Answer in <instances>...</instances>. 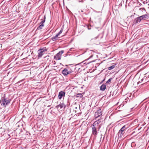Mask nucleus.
<instances>
[{
    "instance_id": "nucleus-12",
    "label": "nucleus",
    "mask_w": 149,
    "mask_h": 149,
    "mask_svg": "<svg viewBox=\"0 0 149 149\" xmlns=\"http://www.w3.org/2000/svg\"><path fill=\"white\" fill-rule=\"evenodd\" d=\"M106 87V85L105 84H103L100 87V90L102 91H104L105 90Z\"/></svg>"
},
{
    "instance_id": "nucleus-25",
    "label": "nucleus",
    "mask_w": 149,
    "mask_h": 149,
    "mask_svg": "<svg viewBox=\"0 0 149 149\" xmlns=\"http://www.w3.org/2000/svg\"><path fill=\"white\" fill-rule=\"evenodd\" d=\"M105 80V78H104L103 79L100 83V84H101L104 82Z\"/></svg>"
},
{
    "instance_id": "nucleus-32",
    "label": "nucleus",
    "mask_w": 149,
    "mask_h": 149,
    "mask_svg": "<svg viewBox=\"0 0 149 149\" xmlns=\"http://www.w3.org/2000/svg\"><path fill=\"white\" fill-rule=\"evenodd\" d=\"M88 29H89L88 28Z\"/></svg>"
},
{
    "instance_id": "nucleus-27",
    "label": "nucleus",
    "mask_w": 149,
    "mask_h": 149,
    "mask_svg": "<svg viewBox=\"0 0 149 149\" xmlns=\"http://www.w3.org/2000/svg\"><path fill=\"white\" fill-rule=\"evenodd\" d=\"M122 0H116V4H118V2H120Z\"/></svg>"
},
{
    "instance_id": "nucleus-5",
    "label": "nucleus",
    "mask_w": 149,
    "mask_h": 149,
    "mask_svg": "<svg viewBox=\"0 0 149 149\" xmlns=\"http://www.w3.org/2000/svg\"><path fill=\"white\" fill-rule=\"evenodd\" d=\"M92 130V134L94 136H96L97 134V129L98 130V127L92 124L91 125Z\"/></svg>"
},
{
    "instance_id": "nucleus-21",
    "label": "nucleus",
    "mask_w": 149,
    "mask_h": 149,
    "mask_svg": "<svg viewBox=\"0 0 149 149\" xmlns=\"http://www.w3.org/2000/svg\"><path fill=\"white\" fill-rule=\"evenodd\" d=\"M76 69L77 70L78 72H80L82 70L80 68H78L77 67H76Z\"/></svg>"
},
{
    "instance_id": "nucleus-24",
    "label": "nucleus",
    "mask_w": 149,
    "mask_h": 149,
    "mask_svg": "<svg viewBox=\"0 0 149 149\" xmlns=\"http://www.w3.org/2000/svg\"><path fill=\"white\" fill-rule=\"evenodd\" d=\"M119 6L118 5H117V4H116H116L115 5V8H116V9H118L119 8Z\"/></svg>"
},
{
    "instance_id": "nucleus-20",
    "label": "nucleus",
    "mask_w": 149,
    "mask_h": 149,
    "mask_svg": "<svg viewBox=\"0 0 149 149\" xmlns=\"http://www.w3.org/2000/svg\"><path fill=\"white\" fill-rule=\"evenodd\" d=\"M112 78H110V79H109L106 82V83H105V84L106 85H107L109 83V82H111V80H112Z\"/></svg>"
},
{
    "instance_id": "nucleus-31",
    "label": "nucleus",
    "mask_w": 149,
    "mask_h": 149,
    "mask_svg": "<svg viewBox=\"0 0 149 149\" xmlns=\"http://www.w3.org/2000/svg\"><path fill=\"white\" fill-rule=\"evenodd\" d=\"M134 108L133 107L132 108H131V109L132 110Z\"/></svg>"
},
{
    "instance_id": "nucleus-26",
    "label": "nucleus",
    "mask_w": 149,
    "mask_h": 149,
    "mask_svg": "<svg viewBox=\"0 0 149 149\" xmlns=\"http://www.w3.org/2000/svg\"><path fill=\"white\" fill-rule=\"evenodd\" d=\"M97 37H95V38L94 39V38H93V39H92L90 41L91 42V41H93V42H94V41L95 40V39H97Z\"/></svg>"
},
{
    "instance_id": "nucleus-16",
    "label": "nucleus",
    "mask_w": 149,
    "mask_h": 149,
    "mask_svg": "<svg viewBox=\"0 0 149 149\" xmlns=\"http://www.w3.org/2000/svg\"><path fill=\"white\" fill-rule=\"evenodd\" d=\"M116 64L113 65H111V66L109 67L108 68V69L109 70H111L112 69H113L116 66Z\"/></svg>"
},
{
    "instance_id": "nucleus-7",
    "label": "nucleus",
    "mask_w": 149,
    "mask_h": 149,
    "mask_svg": "<svg viewBox=\"0 0 149 149\" xmlns=\"http://www.w3.org/2000/svg\"><path fill=\"white\" fill-rule=\"evenodd\" d=\"M101 111V109L100 108L97 110L95 113V118L99 117L102 115Z\"/></svg>"
},
{
    "instance_id": "nucleus-8",
    "label": "nucleus",
    "mask_w": 149,
    "mask_h": 149,
    "mask_svg": "<svg viewBox=\"0 0 149 149\" xmlns=\"http://www.w3.org/2000/svg\"><path fill=\"white\" fill-rule=\"evenodd\" d=\"M141 21L149 19V14H147L139 16Z\"/></svg>"
},
{
    "instance_id": "nucleus-30",
    "label": "nucleus",
    "mask_w": 149,
    "mask_h": 149,
    "mask_svg": "<svg viewBox=\"0 0 149 149\" xmlns=\"http://www.w3.org/2000/svg\"><path fill=\"white\" fill-rule=\"evenodd\" d=\"M143 79H141V81H143Z\"/></svg>"
},
{
    "instance_id": "nucleus-23",
    "label": "nucleus",
    "mask_w": 149,
    "mask_h": 149,
    "mask_svg": "<svg viewBox=\"0 0 149 149\" xmlns=\"http://www.w3.org/2000/svg\"><path fill=\"white\" fill-rule=\"evenodd\" d=\"M120 2V3H118V6H119V7H121L122 6V2H123L124 3V1L123 0H122Z\"/></svg>"
},
{
    "instance_id": "nucleus-22",
    "label": "nucleus",
    "mask_w": 149,
    "mask_h": 149,
    "mask_svg": "<svg viewBox=\"0 0 149 149\" xmlns=\"http://www.w3.org/2000/svg\"><path fill=\"white\" fill-rule=\"evenodd\" d=\"M75 77V74H74L73 75H72V74H70V77L72 79H73Z\"/></svg>"
},
{
    "instance_id": "nucleus-14",
    "label": "nucleus",
    "mask_w": 149,
    "mask_h": 149,
    "mask_svg": "<svg viewBox=\"0 0 149 149\" xmlns=\"http://www.w3.org/2000/svg\"><path fill=\"white\" fill-rule=\"evenodd\" d=\"M45 16H44V19H41V20L42 21L40 23V25H44V23H45Z\"/></svg>"
},
{
    "instance_id": "nucleus-15",
    "label": "nucleus",
    "mask_w": 149,
    "mask_h": 149,
    "mask_svg": "<svg viewBox=\"0 0 149 149\" xmlns=\"http://www.w3.org/2000/svg\"><path fill=\"white\" fill-rule=\"evenodd\" d=\"M58 36L56 35V36H54V37H53L52 38V40L53 41H55L57 40V37Z\"/></svg>"
},
{
    "instance_id": "nucleus-1",
    "label": "nucleus",
    "mask_w": 149,
    "mask_h": 149,
    "mask_svg": "<svg viewBox=\"0 0 149 149\" xmlns=\"http://www.w3.org/2000/svg\"><path fill=\"white\" fill-rule=\"evenodd\" d=\"M92 51L91 50H88L87 51H86L84 53V56L86 57V58H87L86 59V60L84 61H83L81 63H83V64H85V65H86L87 64H89L90 63H91L93 62V61H91L87 63L86 64V63H85L86 60H88L90 58H91L93 56V54L92 53Z\"/></svg>"
},
{
    "instance_id": "nucleus-29",
    "label": "nucleus",
    "mask_w": 149,
    "mask_h": 149,
    "mask_svg": "<svg viewBox=\"0 0 149 149\" xmlns=\"http://www.w3.org/2000/svg\"><path fill=\"white\" fill-rule=\"evenodd\" d=\"M139 82H138V83H137V84H139Z\"/></svg>"
},
{
    "instance_id": "nucleus-28",
    "label": "nucleus",
    "mask_w": 149,
    "mask_h": 149,
    "mask_svg": "<svg viewBox=\"0 0 149 149\" xmlns=\"http://www.w3.org/2000/svg\"><path fill=\"white\" fill-rule=\"evenodd\" d=\"M121 128L122 129H124V130H125L126 129V126L125 125H124Z\"/></svg>"
},
{
    "instance_id": "nucleus-11",
    "label": "nucleus",
    "mask_w": 149,
    "mask_h": 149,
    "mask_svg": "<svg viewBox=\"0 0 149 149\" xmlns=\"http://www.w3.org/2000/svg\"><path fill=\"white\" fill-rule=\"evenodd\" d=\"M141 21V19L139 17L135 18L133 22V25H136L139 23Z\"/></svg>"
},
{
    "instance_id": "nucleus-9",
    "label": "nucleus",
    "mask_w": 149,
    "mask_h": 149,
    "mask_svg": "<svg viewBox=\"0 0 149 149\" xmlns=\"http://www.w3.org/2000/svg\"><path fill=\"white\" fill-rule=\"evenodd\" d=\"M47 49L46 48H42V49H41L38 50V52H38V57L39 58H40L41 57L42 55V53L46 51Z\"/></svg>"
},
{
    "instance_id": "nucleus-19",
    "label": "nucleus",
    "mask_w": 149,
    "mask_h": 149,
    "mask_svg": "<svg viewBox=\"0 0 149 149\" xmlns=\"http://www.w3.org/2000/svg\"><path fill=\"white\" fill-rule=\"evenodd\" d=\"M83 96L82 94L81 93H78L77 95V97L81 98Z\"/></svg>"
},
{
    "instance_id": "nucleus-6",
    "label": "nucleus",
    "mask_w": 149,
    "mask_h": 149,
    "mask_svg": "<svg viewBox=\"0 0 149 149\" xmlns=\"http://www.w3.org/2000/svg\"><path fill=\"white\" fill-rule=\"evenodd\" d=\"M100 120L98 119V120L95 121L93 124V125H95V126L98 127V131L99 130L101 127V125H99V124H100Z\"/></svg>"
},
{
    "instance_id": "nucleus-3",
    "label": "nucleus",
    "mask_w": 149,
    "mask_h": 149,
    "mask_svg": "<svg viewBox=\"0 0 149 149\" xmlns=\"http://www.w3.org/2000/svg\"><path fill=\"white\" fill-rule=\"evenodd\" d=\"M66 107V104L63 102H60V104L56 106V108L58 110H64Z\"/></svg>"
},
{
    "instance_id": "nucleus-33",
    "label": "nucleus",
    "mask_w": 149,
    "mask_h": 149,
    "mask_svg": "<svg viewBox=\"0 0 149 149\" xmlns=\"http://www.w3.org/2000/svg\"><path fill=\"white\" fill-rule=\"evenodd\" d=\"M91 0V1H93V0Z\"/></svg>"
},
{
    "instance_id": "nucleus-2",
    "label": "nucleus",
    "mask_w": 149,
    "mask_h": 149,
    "mask_svg": "<svg viewBox=\"0 0 149 149\" xmlns=\"http://www.w3.org/2000/svg\"><path fill=\"white\" fill-rule=\"evenodd\" d=\"M69 68H64L62 71V73L64 76H66L68 74H69L73 72L72 70H69Z\"/></svg>"
},
{
    "instance_id": "nucleus-18",
    "label": "nucleus",
    "mask_w": 149,
    "mask_h": 149,
    "mask_svg": "<svg viewBox=\"0 0 149 149\" xmlns=\"http://www.w3.org/2000/svg\"><path fill=\"white\" fill-rule=\"evenodd\" d=\"M63 28H62L60 30V31L58 33L56 34V35L58 36H59L62 33V32H63Z\"/></svg>"
},
{
    "instance_id": "nucleus-13",
    "label": "nucleus",
    "mask_w": 149,
    "mask_h": 149,
    "mask_svg": "<svg viewBox=\"0 0 149 149\" xmlns=\"http://www.w3.org/2000/svg\"><path fill=\"white\" fill-rule=\"evenodd\" d=\"M125 130L124 129L121 128L119 130L118 134H120L119 137L121 138L122 137L123 135V134L124 133L123 132Z\"/></svg>"
},
{
    "instance_id": "nucleus-17",
    "label": "nucleus",
    "mask_w": 149,
    "mask_h": 149,
    "mask_svg": "<svg viewBox=\"0 0 149 149\" xmlns=\"http://www.w3.org/2000/svg\"><path fill=\"white\" fill-rule=\"evenodd\" d=\"M44 26V25H40L38 27L37 30H41L42 29V27Z\"/></svg>"
},
{
    "instance_id": "nucleus-10",
    "label": "nucleus",
    "mask_w": 149,
    "mask_h": 149,
    "mask_svg": "<svg viewBox=\"0 0 149 149\" xmlns=\"http://www.w3.org/2000/svg\"><path fill=\"white\" fill-rule=\"evenodd\" d=\"M65 92L61 91L58 93V98L59 100H61L62 97H64L65 95Z\"/></svg>"
},
{
    "instance_id": "nucleus-4",
    "label": "nucleus",
    "mask_w": 149,
    "mask_h": 149,
    "mask_svg": "<svg viewBox=\"0 0 149 149\" xmlns=\"http://www.w3.org/2000/svg\"><path fill=\"white\" fill-rule=\"evenodd\" d=\"M63 50H61L57 53L54 56V58L56 60H59L61 59V55L64 52Z\"/></svg>"
}]
</instances>
